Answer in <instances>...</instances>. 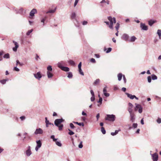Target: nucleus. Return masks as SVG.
<instances>
[{"instance_id": "nucleus-48", "label": "nucleus", "mask_w": 161, "mask_h": 161, "mask_svg": "<svg viewBox=\"0 0 161 161\" xmlns=\"http://www.w3.org/2000/svg\"><path fill=\"white\" fill-rule=\"evenodd\" d=\"M95 99V95L92 96L91 98V100L92 101H93Z\"/></svg>"}, {"instance_id": "nucleus-20", "label": "nucleus", "mask_w": 161, "mask_h": 161, "mask_svg": "<svg viewBox=\"0 0 161 161\" xmlns=\"http://www.w3.org/2000/svg\"><path fill=\"white\" fill-rule=\"evenodd\" d=\"M136 38L135 36H133L131 37L130 39L129 40V41L130 42H134L136 40Z\"/></svg>"}, {"instance_id": "nucleus-14", "label": "nucleus", "mask_w": 161, "mask_h": 161, "mask_svg": "<svg viewBox=\"0 0 161 161\" xmlns=\"http://www.w3.org/2000/svg\"><path fill=\"white\" fill-rule=\"evenodd\" d=\"M37 10L36 9L34 8L32 9L30 13V15L31 16H33L34 15V14L36 13Z\"/></svg>"}, {"instance_id": "nucleus-35", "label": "nucleus", "mask_w": 161, "mask_h": 161, "mask_svg": "<svg viewBox=\"0 0 161 161\" xmlns=\"http://www.w3.org/2000/svg\"><path fill=\"white\" fill-rule=\"evenodd\" d=\"M69 63L72 65H75V63L74 61L72 60H70L69 61Z\"/></svg>"}, {"instance_id": "nucleus-28", "label": "nucleus", "mask_w": 161, "mask_h": 161, "mask_svg": "<svg viewBox=\"0 0 161 161\" xmlns=\"http://www.w3.org/2000/svg\"><path fill=\"white\" fill-rule=\"evenodd\" d=\"M3 58H9V55L8 53L5 54Z\"/></svg>"}, {"instance_id": "nucleus-54", "label": "nucleus", "mask_w": 161, "mask_h": 161, "mask_svg": "<svg viewBox=\"0 0 161 161\" xmlns=\"http://www.w3.org/2000/svg\"><path fill=\"white\" fill-rule=\"evenodd\" d=\"M46 18H47V17H45L44 19H42L41 21V22L43 23V25H44V21H45V20L46 19Z\"/></svg>"}, {"instance_id": "nucleus-44", "label": "nucleus", "mask_w": 161, "mask_h": 161, "mask_svg": "<svg viewBox=\"0 0 161 161\" xmlns=\"http://www.w3.org/2000/svg\"><path fill=\"white\" fill-rule=\"evenodd\" d=\"M103 101V99L101 97H100L99 98V100L97 102L98 103H100V104H101L102 103V102Z\"/></svg>"}, {"instance_id": "nucleus-36", "label": "nucleus", "mask_w": 161, "mask_h": 161, "mask_svg": "<svg viewBox=\"0 0 161 161\" xmlns=\"http://www.w3.org/2000/svg\"><path fill=\"white\" fill-rule=\"evenodd\" d=\"M119 23H117L116 24V25L115 26V28L116 30L118 31L119 28Z\"/></svg>"}, {"instance_id": "nucleus-61", "label": "nucleus", "mask_w": 161, "mask_h": 161, "mask_svg": "<svg viewBox=\"0 0 161 161\" xmlns=\"http://www.w3.org/2000/svg\"><path fill=\"white\" fill-rule=\"evenodd\" d=\"M118 89V88L117 86H114V90H117Z\"/></svg>"}, {"instance_id": "nucleus-11", "label": "nucleus", "mask_w": 161, "mask_h": 161, "mask_svg": "<svg viewBox=\"0 0 161 161\" xmlns=\"http://www.w3.org/2000/svg\"><path fill=\"white\" fill-rule=\"evenodd\" d=\"M129 37V36L128 34H124L121 37V39L125 41H128Z\"/></svg>"}, {"instance_id": "nucleus-53", "label": "nucleus", "mask_w": 161, "mask_h": 161, "mask_svg": "<svg viewBox=\"0 0 161 161\" xmlns=\"http://www.w3.org/2000/svg\"><path fill=\"white\" fill-rule=\"evenodd\" d=\"M79 0H75L74 3V6L75 7L77 4Z\"/></svg>"}, {"instance_id": "nucleus-6", "label": "nucleus", "mask_w": 161, "mask_h": 161, "mask_svg": "<svg viewBox=\"0 0 161 161\" xmlns=\"http://www.w3.org/2000/svg\"><path fill=\"white\" fill-rule=\"evenodd\" d=\"M31 148L30 146H28L27 147V149L25 151L26 155L28 157L30 156L32 154Z\"/></svg>"}, {"instance_id": "nucleus-2", "label": "nucleus", "mask_w": 161, "mask_h": 161, "mask_svg": "<svg viewBox=\"0 0 161 161\" xmlns=\"http://www.w3.org/2000/svg\"><path fill=\"white\" fill-rule=\"evenodd\" d=\"M108 19L110 22V24L109 27L110 29H113V23H115L116 22L115 18L114 17L112 18L111 16H109L108 17Z\"/></svg>"}, {"instance_id": "nucleus-46", "label": "nucleus", "mask_w": 161, "mask_h": 161, "mask_svg": "<svg viewBox=\"0 0 161 161\" xmlns=\"http://www.w3.org/2000/svg\"><path fill=\"white\" fill-rule=\"evenodd\" d=\"M147 80L149 83H150L151 81V76H148L147 77Z\"/></svg>"}, {"instance_id": "nucleus-60", "label": "nucleus", "mask_w": 161, "mask_h": 161, "mask_svg": "<svg viewBox=\"0 0 161 161\" xmlns=\"http://www.w3.org/2000/svg\"><path fill=\"white\" fill-rule=\"evenodd\" d=\"M78 125L80 126H84V124L83 123L81 122V123H79Z\"/></svg>"}, {"instance_id": "nucleus-23", "label": "nucleus", "mask_w": 161, "mask_h": 161, "mask_svg": "<svg viewBox=\"0 0 161 161\" xmlns=\"http://www.w3.org/2000/svg\"><path fill=\"white\" fill-rule=\"evenodd\" d=\"M157 34L158 35L159 39H161V30H158L157 31Z\"/></svg>"}, {"instance_id": "nucleus-16", "label": "nucleus", "mask_w": 161, "mask_h": 161, "mask_svg": "<svg viewBox=\"0 0 161 161\" xmlns=\"http://www.w3.org/2000/svg\"><path fill=\"white\" fill-rule=\"evenodd\" d=\"M47 75L48 78H51L53 76V74L50 72L47 71Z\"/></svg>"}, {"instance_id": "nucleus-63", "label": "nucleus", "mask_w": 161, "mask_h": 161, "mask_svg": "<svg viewBox=\"0 0 161 161\" xmlns=\"http://www.w3.org/2000/svg\"><path fill=\"white\" fill-rule=\"evenodd\" d=\"M90 92L92 95V96L94 95V92L92 90H91L90 91Z\"/></svg>"}, {"instance_id": "nucleus-37", "label": "nucleus", "mask_w": 161, "mask_h": 161, "mask_svg": "<svg viewBox=\"0 0 161 161\" xmlns=\"http://www.w3.org/2000/svg\"><path fill=\"white\" fill-rule=\"evenodd\" d=\"M76 16V14L75 13H73L72 14L71 18L72 19H75Z\"/></svg>"}, {"instance_id": "nucleus-15", "label": "nucleus", "mask_w": 161, "mask_h": 161, "mask_svg": "<svg viewBox=\"0 0 161 161\" xmlns=\"http://www.w3.org/2000/svg\"><path fill=\"white\" fill-rule=\"evenodd\" d=\"M36 143L37 144L36 146L41 147L42 145L41 141L40 140H39L36 141Z\"/></svg>"}, {"instance_id": "nucleus-51", "label": "nucleus", "mask_w": 161, "mask_h": 161, "mask_svg": "<svg viewBox=\"0 0 161 161\" xmlns=\"http://www.w3.org/2000/svg\"><path fill=\"white\" fill-rule=\"evenodd\" d=\"M123 80L125 83H126V79L124 75H123Z\"/></svg>"}, {"instance_id": "nucleus-24", "label": "nucleus", "mask_w": 161, "mask_h": 161, "mask_svg": "<svg viewBox=\"0 0 161 161\" xmlns=\"http://www.w3.org/2000/svg\"><path fill=\"white\" fill-rule=\"evenodd\" d=\"M56 8H55L54 9H53V10H50L48 11H47V12H46V13L47 14H48V13H54L55 11V10H56Z\"/></svg>"}, {"instance_id": "nucleus-64", "label": "nucleus", "mask_w": 161, "mask_h": 161, "mask_svg": "<svg viewBox=\"0 0 161 161\" xmlns=\"http://www.w3.org/2000/svg\"><path fill=\"white\" fill-rule=\"evenodd\" d=\"M87 23V21H84L83 22L82 24L84 25H86Z\"/></svg>"}, {"instance_id": "nucleus-43", "label": "nucleus", "mask_w": 161, "mask_h": 161, "mask_svg": "<svg viewBox=\"0 0 161 161\" xmlns=\"http://www.w3.org/2000/svg\"><path fill=\"white\" fill-rule=\"evenodd\" d=\"M58 127L59 130H60L62 129V128L63 126V124H61L60 125H58Z\"/></svg>"}, {"instance_id": "nucleus-50", "label": "nucleus", "mask_w": 161, "mask_h": 161, "mask_svg": "<svg viewBox=\"0 0 161 161\" xmlns=\"http://www.w3.org/2000/svg\"><path fill=\"white\" fill-rule=\"evenodd\" d=\"M70 126L71 129H73L75 128V126L72 123L70 124Z\"/></svg>"}, {"instance_id": "nucleus-12", "label": "nucleus", "mask_w": 161, "mask_h": 161, "mask_svg": "<svg viewBox=\"0 0 161 161\" xmlns=\"http://www.w3.org/2000/svg\"><path fill=\"white\" fill-rule=\"evenodd\" d=\"M13 42L15 45V47L13 48V50L14 52H16L17 50V49L19 47V45L17 42H15L14 41H13Z\"/></svg>"}, {"instance_id": "nucleus-56", "label": "nucleus", "mask_w": 161, "mask_h": 161, "mask_svg": "<svg viewBox=\"0 0 161 161\" xmlns=\"http://www.w3.org/2000/svg\"><path fill=\"white\" fill-rule=\"evenodd\" d=\"M99 117H100V114L99 113H98L97 114L96 116V118H97V121L98 120Z\"/></svg>"}, {"instance_id": "nucleus-22", "label": "nucleus", "mask_w": 161, "mask_h": 161, "mask_svg": "<svg viewBox=\"0 0 161 161\" xmlns=\"http://www.w3.org/2000/svg\"><path fill=\"white\" fill-rule=\"evenodd\" d=\"M8 79H3V80H1L0 81V82L3 84H5L6 82L7 81H8Z\"/></svg>"}, {"instance_id": "nucleus-34", "label": "nucleus", "mask_w": 161, "mask_h": 161, "mask_svg": "<svg viewBox=\"0 0 161 161\" xmlns=\"http://www.w3.org/2000/svg\"><path fill=\"white\" fill-rule=\"evenodd\" d=\"M55 136L54 135H52L51 136V138L52 139L53 142H56L57 140V139L55 138Z\"/></svg>"}, {"instance_id": "nucleus-29", "label": "nucleus", "mask_w": 161, "mask_h": 161, "mask_svg": "<svg viewBox=\"0 0 161 161\" xmlns=\"http://www.w3.org/2000/svg\"><path fill=\"white\" fill-rule=\"evenodd\" d=\"M101 131L103 134H105L106 133V131L104 128L103 127H102L101 128Z\"/></svg>"}, {"instance_id": "nucleus-7", "label": "nucleus", "mask_w": 161, "mask_h": 161, "mask_svg": "<svg viewBox=\"0 0 161 161\" xmlns=\"http://www.w3.org/2000/svg\"><path fill=\"white\" fill-rule=\"evenodd\" d=\"M153 161H157L158 158V155L157 153L151 154Z\"/></svg>"}, {"instance_id": "nucleus-30", "label": "nucleus", "mask_w": 161, "mask_h": 161, "mask_svg": "<svg viewBox=\"0 0 161 161\" xmlns=\"http://www.w3.org/2000/svg\"><path fill=\"white\" fill-rule=\"evenodd\" d=\"M100 80L99 79H97L96 80H95L94 83V84L96 85L99 83L100 82Z\"/></svg>"}, {"instance_id": "nucleus-26", "label": "nucleus", "mask_w": 161, "mask_h": 161, "mask_svg": "<svg viewBox=\"0 0 161 161\" xmlns=\"http://www.w3.org/2000/svg\"><path fill=\"white\" fill-rule=\"evenodd\" d=\"M73 75L71 72H69L68 73V77L69 78H71L72 77Z\"/></svg>"}, {"instance_id": "nucleus-19", "label": "nucleus", "mask_w": 161, "mask_h": 161, "mask_svg": "<svg viewBox=\"0 0 161 161\" xmlns=\"http://www.w3.org/2000/svg\"><path fill=\"white\" fill-rule=\"evenodd\" d=\"M155 22V21L154 20H150L148 21V24L150 26H152Z\"/></svg>"}, {"instance_id": "nucleus-59", "label": "nucleus", "mask_w": 161, "mask_h": 161, "mask_svg": "<svg viewBox=\"0 0 161 161\" xmlns=\"http://www.w3.org/2000/svg\"><path fill=\"white\" fill-rule=\"evenodd\" d=\"M81 62H80L78 65V69L81 68Z\"/></svg>"}, {"instance_id": "nucleus-3", "label": "nucleus", "mask_w": 161, "mask_h": 161, "mask_svg": "<svg viewBox=\"0 0 161 161\" xmlns=\"http://www.w3.org/2000/svg\"><path fill=\"white\" fill-rule=\"evenodd\" d=\"M115 116L114 114H107L105 119L110 121L113 122L115 120Z\"/></svg>"}, {"instance_id": "nucleus-45", "label": "nucleus", "mask_w": 161, "mask_h": 161, "mask_svg": "<svg viewBox=\"0 0 161 161\" xmlns=\"http://www.w3.org/2000/svg\"><path fill=\"white\" fill-rule=\"evenodd\" d=\"M157 122L158 124L161 123V119L159 118H158L157 119Z\"/></svg>"}, {"instance_id": "nucleus-18", "label": "nucleus", "mask_w": 161, "mask_h": 161, "mask_svg": "<svg viewBox=\"0 0 161 161\" xmlns=\"http://www.w3.org/2000/svg\"><path fill=\"white\" fill-rule=\"evenodd\" d=\"M120 131V129H119V130H115L114 132H111V135L113 136H115L118 133V132Z\"/></svg>"}, {"instance_id": "nucleus-62", "label": "nucleus", "mask_w": 161, "mask_h": 161, "mask_svg": "<svg viewBox=\"0 0 161 161\" xmlns=\"http://www.w3.org/2000/svg\"><path fill=\"white\" fill-rule=\"evenodd\" d=\"M16 65H17L18 64H20V65H21V64L20 63V62L18 60H17L16 61Z\"/></svg>"}, {"instance_id": "nucleus-17", "label": "nucleus", "mask_w": 161, "mask_h": 161, "mask_svg": "<svg viewBox=\"0 0 161 161\" xmlns=\"http://www.w3.org/2000/svg\"><path fill=\"white\" fill-rule=\"evenodd\" d=\"M61 69L66 72L69 71V68L68 67L64 66L62 68V69Z\"/></svg>"}, {"instance_id": "nucleus-47", "label": "nucleus", "mask_w": 161, "mask_h": 161, "mask_svg": "<svg viewBox=\"0 0 161 161\" xmlns=\"http://www.w3.org/2000/svg\"><path fill=\"white\" fill-rule=\"evenodd\" d=\"M111 50H112V48L110 47H109L108 49L107 50L106 52V53H108L110 52L111 51Z\"/></svg>"}, {"instance_id": "nucleus-55", "label": "nucleus", "mask_w": 161, "mask_h": 161, "mask_svg": "<svg viewBox=\"0 0 161 161\" xmlns=\"http://www.w3.org/2000/svg\"><path fill=\"white\" fill-rule=\"evenodd\" d=\"M103 93L105 92H107V86H105L104 87L103 89Z\"/></svg>"}, {"instance_id": "nucleus-33", "label": "nucleus", "mask_w": 161, "mask_h": 161, "mask_svg": "<svg viewBox=\"0 0 161 161\" xmlns=\"http://www.w3.org/2000/svg\"><path fill=\"white\" fill-rule=\"evenodd\" d=\"M78 69H79V71L80 74L82 75H84V73L82 71L81 68Z\"/></svg>"}, {"instance_id": "nucleus-52", "label": "nucleus", "mask_w": 161, "mask_h": 161, "mask_svg": "<svg viewBox=\"0 0 161 161\" xmlns=\"http://www.w3.org/2000/svg\"><path fill=\"white\" fill-rule=\"evenodd\" d=\"M14 70L16 71H19V69L16 67H15L14 68Z\"/></svg>"}, {"instance_id": "nucleus-9", "label": "nucleus", "mask_w": 161, "mask_h": 161, "mask_svg": "<svg viewBox=\"0 0 161 161\" xmlns=\"http://www.w3.org/2000/svg\"><path fill=\"white\" fill-rule=\"evenodd\" d=\"M43 132L42 129L40 128L37 129L35 130L34 133L36 135L38 134H42Z\"/></svg>"}, {"instance_id": "nucleus-58", "label": "nucleus", "mask_w": 161, "mask_h": 161, "mask_svg": "<svg viewBox=\"0 0 161 161\" xmlns=\"http://www.w3.org/2000/svg\"><path fill=\"white\" fill-rule=\"evenodd\" d=\"M91 61L93 63H95L96 62L95 60L93 58H92L91 59Z\"/></svg>"}, {"instance_id": "nucleus-8", "label": "nucleus", "mask_w": 161, "mask_h": 161, "mask_svg": "<svg viewBox=\"0 0 161 161\" xmlns=\"http://www.w3.org/2000/svg\"><path fill=\"white\" fill-rule=\"evenodd\" d=\"M125 94L127 95V97L130 98V99H133L134 98H135L136 100L138 99V98L136 97L135 95H132L131 94L126 92L125 93Z\"/></svg>"}, {"instance_id": "nucleus-21", "label": "nucleus", "mask_w": 161, "mask_h": 161, "mask_svg": "<svg viewBox=\"0 0 161 161\" xmlns=\"http://www.w3.org/2000/svg\"><path fill=\"white\" fill-rule=\"evenodd\" d=\"M123 75L121 73H119L118 75V80L119 81H120Z\"/></svg>"}, {"instance_id": "nucleus-5", "label": "nucleus", "mask_w": 161, "mask_h": 161, "mask_svg": "<svg viewBox=\"0 0 161 161\" xmlns=\"http://www.w3.org/2000/svg\"><path fill=\"white\" fill-rule=\"evenodd\" d=\"M64 120L63 119H57L54 121V124L56 126H58L59 124Z\"/></svg>"}, {"instance_id": "nucleus-25", "label": "nucleus", "mask_w": 161, "mask_h": 161, "mask_svg": "<svg viewBox=\"0 0 161 161\" xmlns=\"http://www.w3.org/2000/svg\"><path fill=\"white\" fill-rule=\"evenodd\" d=\"M55 142L56 144L59 147H61L62 146V144L61 143L60 141H56Z\"/></svg>"}, {"instance_id": "nucleus-32", "label": "nucleus", "mask_w": 161, "mask_h": 161, "mask_svg": "<svg viewBox=\"0 0 161 161\" xmlns=\"http://www.w3.org/2000/svg\"><path fill=\"white\" fill-rule=\"evenodd\" d=\"M45 123L46 124V126L47 127H48V123H49V121L47 120V117H45Z\"/></svg>"}, {"instance_id": "nucleus-38", "label": "nucleus", "mask_w": 161, "mask_h": 161, "mask_svg": "<svg viewBox=\"0 0 161 161\" xmlns=\"http://www.w3.org/2000/svg\"><path fill=\"white\" fill-rule=\"evenodd\" d=\"M33 31V29H31V30H29L26 33V35L27 36H29L30 35V33H31Z\"/></svg>"}, {"instance_id": "nucleus-31", "label": "nucleus", "mask_w": 161, "mask_h": 161, "mask_svg": "<svg viewBox=\"0 0 161 161\" xmlns=\"http://www.w3.org/2000/svg\"><path fill=\"white\" fill-rule=\"evenodd\" d=\"M152 78L153 80H155L157 79V76L153 74L152 75Z\"/></svg>"}, {"instance_id": "nucleus-49", "label": "nucleus", "mask_w": 161, "mask_h": 161, "mask_svg": "<svg viewBox=\"0 0 161 161\" xmlns=\"http://www.w3.org/2000/svg\"><path fill=\"white\" fill-rule=\"evenodd\" d=\"M104 95L106 97H108L109 96L110 94L108 93H107V92H105L103 93Z\"/></svg>"}, {"instance_id": "nucleus-10", "label": "nucleus", "mask_w": 161, "mask_h": 161, "mask_svg": "<svg viewBox=\"0 0 161 161\" xmlns=\"http://www.w3.org/2000/svg\"><path fill=\"white\" fill-rule=\"evenodd\" d=\"M140 27L142 29L145 31H147L148 30V27L145 24L142 23H141Z\"/></svg>"}, {"instance_id": "nucleus-4", "label": "nucleus", "mask_w": 161, "mask_h": 161, "mask_svg": "<svg viewBox=\"0 0 161 161\" xmlns=\"http://www.w3.org/2000/svg\"><path fill=\"white\" fill-rule=\"evenodd\" d=\"M136 107L135 108V111L137 110L138 109V112L139 113H141L142 112V106L139 104L137 103L135 104Z\"/></svg>"}, {"instance_id": "nucleus-1", "label": "nucleus", "mask_w": 161, "mask_h": 161, "mask_svg": "<svg viewBox=\"0 0 161 161\" xmlns=\"http://www.w3.org/2000/svg\"><path fill=\"white\" fill-rule=\"evenodd\" d=\"M130 114V120L132 122H134L136 119V115L132 109H127Z\"/></svg>"}, {"instance_id": "nucleus-13", "label": "nucleus", "mask_w": 161, "mask_h": 161, "mask_svg": "<svg viewBox=\"0 0 161 161\" xmlns=\"http://www.w3.org/2000/svg\"><path fill=\"white\" fill-rule=\"evenodd\" d=\"M34 75L35 77L38 80H40L42 77V75L40 72H38L36 74H34Z\"/></svg>"}, {"instance_id": "nucleus-39", "label": "nucleus", "mask_w": 161, "mask_h": 161, "mask_svg": "<svg viewBox=\"0 0 161 161\" xmlns=\"http://www.w3.org/2000/svg\"><path fill=\"white\" fill-rule=\"evenodd\" d=\"M68 130L69 131L68 133L69 135H72L74 134V133L69 129H68Z\"/></svg>"}, {"instance_id": "nucleus-41", "label": "nucleus", "mask_w": 161, "mask_h": 161, "mask_svg": "<svg viewBox=\"0 0 161 161\" xmlns=\"http://www.w3.org/2000/svg\"><path fill=\"white\" fill-rule=\"evenodd\" d=\"M58 66L59 68L60 69H62V68L63 67L62 66V64H61V63H58Z\"/></svg>"}, {"instance_id": "nucleus-27", "label": "nucleus", "mask_w": 161, "mask_h": 161, "mask_svg": "<svg viewBox=\"0 0 161 161\" xmlns=\"http://www.w3.org/2000/svg\"><path fill=\"white\" fill-rule=\"evenodd\" d=\"M47 69L48 70L47 71H50V72L52 71V66L51 65L48 66L47 67Z\"/></svg>"}, {"instance_id": "nucleus-40", "label": "nucleus", "mask_w": 161, "mask_h": 161, "mask_svg": "<svg viewBox=\"0 0 161 161\" xmlns=\"http://www.w3.org/2000/svg\"><path fill=\"white\" fill-rule=\"evenodd\" d=\"M83 147L82 145V142L81 141L80 142L79 144L78 145V147L80 148H81Z\"/></svg>"}, {"instance_id": "nucleus-42", "label": "nucleus", "mask_w": 161, "mask_h": 161, "mask_svg": "<svg viewBox=\"0 0 161 161\" xmlns=\"http://www.w3.org/2000/svg\"><path fill=\"white\" fill-rule=\"evenodd\" d=\"M137 123H133L132 124V127L135 129L137 127Z\"/></svg>"}, {"instance_id": "nucleus-57", "label": "nucleus", "mask_w": 161, "mask_h": 161, "mask_svg": "<svg viewBox=\"0 0 161 161\" xmlns=\"http://www.w3.org/2000/svg\"><path fill=\"white\" fill-rule=\"evenodd\" d=\"M25 118V117L24 116H22L20 117V119H21V120H23Z\"/></svg>"}]
</instances>
